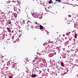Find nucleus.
<instances>
[{"label": "nucleus", "instance_id": "nucleus-1", "mask_svg": "<svg viewBox=\"0 0 78 78\" xmlns=\"http://www.w3.org/2000/svg\"><path fill=\"white\" fill-rule=\"evenodd\" d=\"M40 14L34 12L32 14V16L34 17H35V18H38V17H39Z\"/></svg>", "mask_w": 78, "mask_h": 78}, {"label": "nucleus", "instance_id": "nucleus-2", "mask_svg": "<svg viewBox=\"0 0 78 78\" xmlns=\"http://www.w3.org/2000/svg\"><path fill=\"white\" fill-rule=\"evenodd\" d=\"M56 49H57L59 53V51H61V47H56Z\"/></svg>", "mask_w": 78, "mask_h": 78}, {"label": "nucleus", "instance_id": "nucleus-3", "mask_svg": "<svg viewBox=\"0 0 78 78\" xmlns=\"http://www.w3.org/2000/svg\"><path fill=\"white\" fill-rule=\"evenodd\" d=\"M12 68H14L15 70H17V67L16 66V64L15 63L12 64Z\"/></svg>", "mask_w": 78, "mask_h": 78}, {"label": "nucleus", "instance_id": "nucleus-4", "mask_svg": "<svg viewBox=\"0 0 78 78\" xmlns=\"http://www.w3.org/2000/svg\"><path fill=\"white\" fill-rule=\"evenodd\" d=\"M69 41L68 40L67 41H66L64 43L65 46H67V45H68L69 44V43H70V42H69Z\"/></svg>", "mask_w": 78, "mask_h": 78}, {"label": "nucleus", "instance_id": "nucleus-5", "mask_svg": "<svg viewBox=\"0 0 78 78\" xmlns=\"http://www.w3.org/2000/svg\"><path fill=\"white\" fill-rule=\"evenodd\" d=\"M62 68H59L58 69V70L57 71L58 73H61L62 72Z\"/></svg>", "mask_w": 78, "mask_h": 78}, {"label": "nucleus", "instance_id": "nucleus-6", "mask_svg": "<svg viewBox=\"0 0 78 78\" xmlns=\"http://www.w3.org/2000/svg\"><path fill=\"white\" fill-rule=\"evenodd\" d=\"M54 55V54L53 53H51L49 54L48 55V56L49 57V58H50V57H51L53 56V55Z\"/></svg>", "mask_w": 78, "mask_h": 78}, {"label": "nucleus", "instance_id": "nucleus-7", "mask_svg": "<svg viewBox=\"0 0 78 78\" xmlns=\"http://www.w3.org/2000/svg\"><path fill=\"white\" fill-rule=\"evenodd\" d=\"M38 17L40 19H41L42 18V15L41 14H40L39 15Z\"/></svg>", "mask_w": 78, "mask_h": 78}, {"label": "nucleus", "instance_id": "nucleus-8", "mask_svg": "<svg viewBox=\"0 0 78 78\" xmlns=\"http://www.w3.org/2000/svg\"><path fill=\"white\" fill-rule=\"evenodd\" d=\"M37 75L36 74H32L31 75V76L32 78H35L36 76H37Z\"/></svg>", "mask_w": 78, "mask_h": 78}, {"label": "nucleus", "instance_id": "nucleus-9", "mask_svg": "<svg viewBox=\"0 0 78 78\" xmlns=\"http://www.w3.org/2000/svg\"><path fill=\"white\" fill-rule=\"evenodd\" d=\"M9 78H12V74H10L9 76Z\"/></svg>", "mask_w": 78, "mask_h": 78}, {"label": "nucleus", "instance_id": "nucleus-10", "mask_svg": "<svg viewBox=\"0 0 78 78\" xmlns=\"http://www.w3.org/2000/svg\"><path fill=\"white\" fill-rule=\"evenodd\" d=\"M7 30L9 32V33H11V31L10 30V28H9L7 27Z\"/></svg>", "mask_w": 78, "mask_h": 78}, {"label": "nucleus", "instance_id": "nucleus-11", "mask_svg": "<svg viewBox=\"0 0 78 78\" xmlns=\"http://www.w3.org/2000/svg\"><path fill=\"white\" fill-rule=\"evenodd\" d=\"M45 6L46 7V8H45V9L46 11H47V10H46V9H47V8H48V7H49V6H51L50 5H46Z\"/></svg>", "mask_w": 78, "mask_h": 78}, {"label": "nucleus", "instance_id": "nucleus-12", "mask_svg": "<svg viewBox=\"0 0 78 78\" xmlns=\"http://www.w3.org/2000/svg\"><path fill=\"white\" fill-rule=\"evenodd\" d=\"M68 38L69 39V41H72L73 39H72V38L70 37V36H68Z\"/></svg>", "mask_w": 78, "mask_h": 78}, {"label": "nucleus", "instance_id": "nucleus-13", "mask_svg": "<svg viewBox=\"0 0 78 78\" xmlns=\"http://www.w3.org/2000/svg\"><path fill=\"white\" fill-rule=\"evenodd\" d=\"M63 55H67V53L66 52H62V56Z\"/></svg>", "mask_w": 78, "mask_h": 78}, {"label": "nucleus", "instance_id": "nucleus-14", "mask_svg": "<svg viewBox=\"0 0 78 78\" xmlns=\"http://www.w3.org/2000/svg\"><path fill=\"white\" fill-rule=\"evenodd\" d=\"M43 28H44V27H43V26H42L41 25L40 26V30H42V29H43Z\"/></svg>", "mask_w": 78, "mask_h": 78}, {"label": "nucleus", "instance_id": "nucleus-15", "mask_svg": "<svg viewBox=\"0 0 78 78\" xmlns=\"http://www.w3.org/2000/svg\"><path fill=\"white\" fill-rule=\"evenodd\" d=\"M45 50H43L41 52V53H42V55H44V54L45 53Z\"/></svg>", "mask_w": 78, "mask_h": 78}, {"label": "nucleus", "instance_id": "nucleus-16", "mask_svg": "<svg viewBox=\"0 0 78 78\" xmlns=\"http://www.w3.org/2000/svg\"><path fill=\"white\" fill-rule=\"evenodd\" d=\"M63 58H66V57H67V55H62Z\"/></svg>", "mask_w": 78, "mask_h": 78}, {"label": "nucleus", "instance_id": "nucleus-17", "mask_svg": "<svg viewBox=\"0 0 78 78\" xmlns=\"http://www.w3.org/2000/svg\"><path fill=\"white\" fill-rule=\"evenodd\" d=\"M9 65H10V63H9V62H8L7 63V66H9Z\"/></svg>", "mask_w": 78, "mask_h": 78}, {"label": "nucleus", "instance_id": "nucleus-18", "mask_svg": "<svg viewBox=\"0 0 78 78\" xmlns=\"http://www.w3.org/2000/svg\"><path fill=\"white\" fill-rule=\"evenodd\" d=\"M61 39H61H59V41H60L61 42H62V41H64V38H62Z\"/></svg>", "mask_w": 78, "mask_h": 78}, {"label": "nucleus", "instance_id": "nucleus-19", "mask_svg": "<svg viewBox=\"0 0 78 78\" xmlns=\"http://www.w3.org/2000/svg\"><path fill=\"white\" fill-rule=\"evenodd\" d=\"M40 65L41 67H44V63H41Z\"/></svg>", "mask_w": 78, "mask_h": 78}, {"label": "nucleus", "instance_id": "nucleus-20", "mask_svg": "<svg viewBox=\"0 0 78 78\" xmlns=\"http://www.w3.org/2000/svg\"><path fill=\"white\" fill-rule=\"evenodd\" d=\"M55 1L57 2V3H59V2H61V0H55Z\"/></svg>", "mask_w": 78, "mask_h": 78}, {"label": "nucleus", "instance_id": "nucleus-21", "mask_svg": "<svg viewBox=\"0 0 78 78\" xmlns=\"http://www.w3.org/2000/svg\"><path fill=\"white\" fill-rule=\"evenodd\" d=\"M42 5H44V6H45L46 5H45V4H47V3L46 2L44 3V2H43L42 3Z\"/></svg>", "mask_w": 78, "mask_h": 78}, {"label": "nucleus", "instance_id": "nucleus-22", "mask_svg": "<svg viewBox=\"0 0 78 78\" xmlns=\"http://www.w3.org/2000/svg\"><path fill=\"white\" fill-rule=\"evenodd\" d=\"M17 16V14H16V13L14 14V16L15 17V18H16V17Z\"/></svg>", "mask_w": 78, "mask_h": 78}, {"label": "nucleus", "instance_id": "nucleus-23", "mask_svg": "<svg viewBox=\"0 0 78 78\" xmlns=\"http://www.w3.org/2000/svg\"><path fill=\"white\" fill-rule=\"evenodd\" d=\"M77 34H76V33H75L74 35V37L76 39V37L77 36Z\"/></svg>", "mask_w": 78, "mask_h": 78}, {"label": "nucleus", "instance_id": "nucleus-24", "mask_svg": "<svg viewBox=\"0 0 78 78\" xmlns=\"http://www.w3.org/2000/svg\"><path fill=\"white\" fill-rule=\"evenodd\" d=\"M16 3H17L18 5H19V4H20V1H18V2H16Z\"/></svg>", "mask_w": 78, "mask_h": 78}, {"label": "nucleus", "instance_id": "nucleus-25", "mask_svg": "<svg viewBox=\"0 0 78 78\" xmlns=\"http://www.w3.org/2000/svg\"><path fill=\"white\" fill-rule=\"evenodd\" d=\"M51 2H52V0H51L48 2V3L49 4H51Z\"/></svg>", "mask_w": 78, "mask_h": 78}, {"label": "nucleus", "instance_id": "nucleus-26", "mask_svg": "<svg viewBox=\"0 0 78 78\" xmlns=\"http://www.w3.org/2000/svg\"><path fill=\"white\" fill-rule=\"evenodd\" d=\"M48 47H49V48H50V49L51 50V49H53L51 48V45H49V46H48Z\"/></svg>", "mask_w": 78, "mask_h": 78}, {"label": "nucleus", "instance_id": "nucleus-27", "mask_svg": "<svg viewBox=\"0 0 78 78\" xmlns=\"http://www.w3.org/2000/svg\"><path fill=\"white\" fill-rule=\"evenodd\" d=\"M61 65L62 67H64V63L62 62L61 63Z\"/></svg>", "mask_w": 78, "mask_h": 78}, {"label": "nucleus", "instance_id": "nucleus-28", "mask_svg": "<svg viewBox=\"0 0 78 78\" xmlns=\"http://www.w3.org/2000/svg\"><path fill=\"white\" fill-rule=\"evenodd\" d=\"M14 11H17V7H14Z\"/></svg>", "mask_w": 78, "mask_h": 78}, {"label": "nucleus", "instance_id": "nucleus-29", "mask_svg": "<svg viewBox=\"0 0 78 78\" xmlns=\"http://www.w3.org/2000/svg\"><path fill=\"white\" fill-rule=\"evenodd\" d=\"M5 7L6 8H8V9L9 8V7L8 6H6L5 5Z\"/></svg>", "mask_w": 78, "mask_h": 78}, {"label": "nucleus", "instance_id": "nucleus-30", "mask_svg": "<svg viewBox=\"0 0 78 78\" xmlns=\"http://www.w3.org/2000/svg\"><path fill=\"white\" fill-rule=\"evenodd\" d=\"M56 67L57 68V69H59V66H56Z\"/></svg>", "mask_w": 78, "mask_h": 78}, {"label": "nucleus", "instance_id": "nucleus-31", "mask_svg": "<svg viewBox=\"0 0 78 78\" xmlns=\"http://www.w3.org/2000/svg\"><path fill=\"white\" fill-rule=\"evenodd\" d=\"M46 44H47V43H45L43 44V45H44V46H45V45H46Z\"/></svg>", "mask_w": 78, "mask_h": 78}, {"label": "nucleus", "instance_id": "nucleus-32", "mask_svg": "<svg viewBox=\"0 0 78 78\" xmlns=\"http://www.w3.org/2000/svg\"><path fill=\"white\" fill-rule=\"evenodd\" d=\"M49 51H47L46 52H45V53H48Z\"/></svg>", "mask_w": 78, "mask_h": 78}, {"label": "nucleus", "instance_id": "nucleus-33", "mask_svg": "<svg viewBox=\"0 0 78 78\" xmlns=\"http://www.w3.org/2000/svg\"><path fill=\"white\" fill-rule=\"evenodd\" d=\"M36 68H35V69H34L33 70V72H35V71H36Z\"/></svg>", "mask_w": 78, "mask_h": 78}, {"label": "nucleus", "instance_id": "nucleus-34", "mask_svg": "<svg viewBox=\"0 0 78 78\" xmlns=\"http://www.w3.org/2000/svg\"><path fill=\"white\" fill-rule=\"evenodd\" d=\"M69 34H70V32L67 33L66 34L67 35L69 36Z\"/></svg>", "mask_w": 78, "mask_h": 78}, {"label": "nucleus", "instance_id": "nucleus-35", "mask_svg": "<svg viewBox=\"0 0 78 78\" xmlns=\"http://www.w3.org/2000/svg\"><path fill=\"white\" fill-rule=\"evenodd\" d=\"M5 3L6 4H8V1L5 2Z\"/></svg>", "mask_w": 78, "mask_h": 78}, {"label": "nucleus", "instance_id": "nucleus-36", "mask_svg": "<svg viewBox=\"0 0 78 78\" xmlns=\"http://www.w3.org/2000/svg\"><path fill=\"white\" fill-rule=\"evenodd\" d=\"M9 24H11V21L9 22L8 23Z\"/></svg>", "mask_w": 78, "mask_h": 78}, {"label": "nucleus", "instance_id": "nucleus-37", "mask_svg": "<svg viewBox=\"0 0 78 78\" xmlns=\"http://www.w3.org/2000/svg\"><path fill=\"white\" fill-rule=\"evenodd\" d=\"M25 59L26 61H27V59H28V58H25Z\"/></svg>", "mask_w": 78, "mask_h": 78}, {"label": "nucleus", "instance_id": "nucleus-38", "mask_svg": "<svg viewBox=\"0 0 78 78\" xmlns=\"http://www.w3.org/2000/svg\"><path fill=\"white\" fill-rule=\"evenodd\" d=\"M65 39L66 40V39H67V38L66 37H65Z\"/></svg>", "mask_w": 78, "mask_h": 78}, {"label": "nucleus", "instance_id": "nucleus-39", "mask_svg": "<svg viewBox=\"0 0 78 78\" xmlns=\"http://www.w3.org/2000/svg\"><path fill=\"white\" fill-rule=\"evenodd\" d=\"M50 7H51V6L48 7L47 8H48V9H50Z\"/></svg>", "mask_w": 78, "mask_h": 78}, {"label": "nucleus", "instance_id": "nucleus-40", "mask_svg": "<svg viewBox=\"0 0 78 78\" xmlns=\"http://www.w3.org/2000/svg\"><path fill=\"white\" fill-rule=\"evenodd\" d=\"M68 17H71V15H68Z\"/></svg>", "mask_w": 78, "mask_h": 78}, {"label": "nucleus", "instance_id": "nucleus-41", "mask_svg": "<svg viewBox=\"0 0 78 78\" xmlns=\"http://www.w3.org/2000/svg\"><path fill=\"white\" fill-rule=\"evenodd\" d=\"M37 59V57H35V59Z\"/></svg>", "mask_w": 78, "mask_h": 78}, {"label": "nucleus", "instance_id": "nucleus-42", "mask_svg": "<svg viewBox=\"0 0 78 78\" xmlns=\"http://www.w3.org/2000/svg\"><path fill=\"white\" fill-rule=\"evenodd\" d=\"M76 61H77V62H78V60H76Z\"/></svg>", "mask_w": 78, "mask_h": 78}, {"label": "nucleus", "instance_id": "nucleus-43", "mask_svg": "<svg viewBox=\"0 0 78 78\" xmlns=\"http://www.w3.org/2000/svg\"><path fill=\"white\" fill-rule=\"evenodd\" d=\"M71 47V46H68V48H69V47Z\"/></svg>", "mask_w": 78, "mask_h": 78}, {"label": "nucleus", "instance_id": "nucleus-44", "mask_svg": "<svg viewBox=\"0 0 78 78\" xmlns=\"http://www.w3.org/2000/svg\"><path fill=\"white\" fill-rule=\"evenodd\" d=\"M18 10L19 11H20V9H18Z\"/></svg>", "mask_w": 78, "mask_h": 78}, {"label": "nucleus", "instance_id": "nucleus-45", "mask_svg": "<svg viewBox=\"0 0 78 78\" xmlns=\"http://www.w3.org/2000/svg\"><path fill=\"white\" fill-rule=\"evenodd\" d=\"M6 69H8V67H6Z\"/></svg>", "mask_w": 78, "mask_h": 78}, {"label": "nucleus", "instance_id": "nucleus-46", "mask_svg": "<svg viewBox=\"0 0 78 78\" xmlns=\"http://www.w3.org/2000/svg\"><path fill=\"white\" fill-rule=\"evenodd\" d=\"M41 72H42V71H40V73H41Z\"/></svg>", "mask_w": 78, "mask_h": 78}, {"label": "nucleus", "instance_id": "nucleus-47", "mask_svg": "<svg viewBox=\"0 0 78 78\" xmlns=\"http://www.w3.org/2000/svg\"><path fill=\"white\" fill-rule=\"evenodd\" d=\"M66 73H67L65 72V73H64V74H66Z\"/></svg>", "mask_w": 78, "mask_h": 78}, {"label": "nucleus", "instance_id": "nucleus-48", "mask_svg": "<svg viewBox=\"0 0 78 78\" xmlns=\"http://www.w3.org/2000/svg\"><path fill=\"white\" fill-rule=\"evenodd\" d=\"M43 71H45V69H43Z\"/></svg>", "mask_w": 78, "mask_h": 78}, {"label": "nucleus", "instance_id": "nucleus-49", "mask_svg": "<svg viewBox=\"0 0 78 78\" xmlns=\"http://www.w3.org/2000/svg\"><path fill=\"white\" fill-rule=\"evenodd\" d=\"M35 23H36V24H37V22H36Z\"/></svg>", "mask_w": 78, "mask_h": 78}, {"label": "nucleus", "instance_id": "nucleus-50", "mask_svg": "<svg viewBox=\"0 0 78 78\" xmlns=\"http://www.w3.org/2000/svg\"><path fill=\"white\" fill-rule=\"evenodd\" d=\"M31 28H33V27L32 26V27H31Z\"/></svg>", "mask_w": 78, "mask_h": 78}, {"label": "nucleus", "instance_id": "nucleus-51", "mask_svg": "<svg viewBox=\"0 0 78 78\" xmlns=\"http://www.w3.org/2000/svg\"><path fill=\"white\" fill-rule=\"evenodd\" d=\"M3 62H4V61L3 60V61H2V63H3Z\"/></svg>", "mask_w": 78, "mask_h": 78}, {"label": "nucleus", "instance_id": "nucleus-52", "mask_svg": "<svg viewBox=\"0 0 78 78\" xmlns=\"http://www.w3.org/2000/svg\"><path fill=\"white\" fill-rule=\"evenodd\" d=\"M13 2H14V3H16V2L15 1H13Z\"/></svg>", "mask_w": 78, "mask_h": 78}, {"label": "nucleus", "instance_id": "nucleus-53", "mask_svg": "<svg viewBox=\"0 0 78 78\" xmlns=\"http://www.w3.org/2000/svg\"><path fill=\"white\" fill-rule=\"evenodd\" d=\"M42 76H44V74H42Z\"/></svg>", "mask_w": 78, "mask_h": 78}, {"label": "nucleus", "instance_id": "nucleus-54", "mask_svg": "<svg viewBox=\"0 0 78 78\" xmlns=\"http://www.w3.org/2000/svg\"><path fill=\"white\" fill-rule=\"evenodd\" d=\"M13 32H14V31H12V33H13Z\"/></svg>", "mask_w": 78, "mask_h": 78}, {"label": "nucleus", "instance_id": "nucleus-55", "mask_svg": "<svg viewBox=\"0 0 78 78\" xmlns=\"http://www.w3.org/2000/svg\"><path fill=\"white\" fill-rule=\"evenodd\" d=\"M37 68H38V69H39V67H37Z\"/></svg>", "mask_w": 78, "mask_h": 78}, {"label": "nucleus", "instance_id": "nucleus-56", "mask_svg": "<svg viewBox=\"0 0 78 78\" xmlns=\"http://www.w3.org/2000/svg\"><path fill=\"white\" fill-rule=\"evenodd\" d=\"M8 3H10V2L8 1Z\"/></svg>", "mask_w": 78, "mask_h": 78}, {"label": "nucleus", "instance_id": "nucleus-57", "mask_svg": "<svg viewBox=\"0 0 78 78\" xmlns=\"http://www.w3.org/2000/svg\"><path fill=\"white\" fill-rule=\"evenodd\" d=\"M23 23H25V22H23Z\"/></svg>", "mask_w": 78, "mask_h": 78}, {"label": "nucleus", "instance_id": "nucleus-58", "mask_svg": "<svg viewBox=\"0 0 78 78\" xmlns=\"http://www.w3.org/2000/svg\"><path fill=\"white\" fill-rule=\"evenodd\" d=\"M33 26H32V25H31V27H32Z\"/></svg>", "mask_w": 78, "mask_h": 78}, {"label": "nucleus", "instance_id": "nucleus-59", "mask_svg": "<svg viewBox=\"0 0 78 78\" xmlns=\"http://www.w3.org/2000/svg\"><path fill=\"white\" fill-rule=\"evenodd\" d=\"M55 4V3H54L53 4Z\"/></svg>", "mask_w": 78, "mask_h": 78}, {"label": "nucleus", "instance_id": "nucleus-60", "mask_svg": "<svg viewBox=\"0 0 78 78\" xmlns=\"http://www.w3.org/2000/svg\"><path fill=\"white\" fill-rule=\"evenodd\" d=\"M63 36H64V35H63Z\"/></svg>", "mask_w": 78, "mask_h": 78}, {"label": "nucleus", "instance_id": "nucleus-61", "mask_svg": "<svg viewBox=\"0 0 78 78\" xmlns=\"http://www.w3.org/2000/svg\"><path fill=\"white\" fill-rule=\"evenodd\" d=\"M47 74H48V73H46V75H47Z\"/></svg>", "mask_w": 78, "mask_h": 78}, {"label": "nucleus", "instance_id": "nucleus-62", "mask_svg": "<svg viewBox=\"0 0 78 78\" xmlns=\"http://www.w3.org/2000/svg\"><path fill=\"white\" fill-rule=\"evenodd\" d=\"M23 21H25V20H23Z\"/></svg>", "mask_w": 78, "mask_h": 78}, {"label": "nucleus", "instance_id": "nucleus-63", "mask_svg": "<svg viewBox=\"0 0 78 78\" xmlns=\"http://www.w3.org/2000/svg\"><path fill=\"white\" fill-rule=\"evenodd\" d=\"M64 8V7H63V8Z\"/></svg>", "mask_w": 78, "mask_h": 78}, {"label": "nucleus", "instance_id": "nucleus-64", "mask_svg": "<svg viewBox=\"0 0 78 78\" xmlns=\"http://www.w3.org/2000/svg\"><path fill=\"white\" fill-rule=\"evenodd\" d=\"M23 73H21V74H23Z\"/></svg>", "mask_w": 78, "mask_h": 78}]
</instances>
